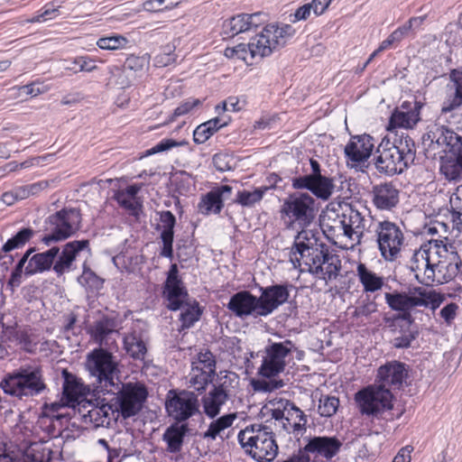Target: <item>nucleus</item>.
Instances as JSON below:
<instances>
[{"mask_svg": "<svg viewBox=\"0 0 462 462\" xmlns=\"http://www.w3.org/2000/svg\"><path fill=\"white\" fill-rule=\"evenodd\" d=\"M409 365L398 360L388 361L377 370L380 385L367 386L355 394V401L363 415L377 417L393 408V395L390 389H400L409 375Z\"/></svg>", "mask_w": 462, "mask_h": 462, "instance_id": "obj_1", "label": "nucleus"}, {"mask_svg": "<svg viewBox=\"0 0 462 462\" xmlns=\"http://www.w3.org/2000/svg\"><path fill=\"white\" fill-rule=\"evenodd\" d=\"M290 256L295 268L300 266V261L303 260L310 274L326 282L336 279L341 270L339 256L311 231H298Z\"/></svg>", "mask_w": 462, "mask_h": 462, "instance_id": "obj_2", "label": "nucleus"}, {"mask_svg": "<svg viewBox=\"0 0 462 462\" xmlns=\"http://www.w3.org/2000/svg\"><path fill=\"white\" fill-rule=\"evenodd\" d=\"M416 158L413 139L406 133H396L393 141L384 137L377 146L373 161L375 169L383 174H402Z\"/></svg>", "mask_w": 462, "mask_h": 462, "instance_id": "obj_3", "label": "nucleus"}, {"mask_svg": "<svg viewBox=\"0 0 462 462\" xmlns=\"http://www.w3.org/2000/svg\"><path fill=\"white\" fill-rule=\"evenodd\" d=\"M85 249L89 251V241L85 239L69 242L62 246L61 251L59 246H51L32 255L30 263L25 266L24 274L32 276L52 269L60 277L74 269L78 254Z\"/></svg>", "mask_w": 462, "mask_h": 462, "instance_id": "obj_4", "label": "nucleus"}, {"mask_svg": "<svg viewBox=\"0 0 462 462\" xmlns=\"http://www.w3.org/2000/svg\"><path fill=\"white\" fill-rule=\"evenodd\" d=\"M0 388L5 394L25 401L42 394L47 384L40 366H21L4 376Z\"/></svg>", "mask_w": 462, "mask_h": 462, "instance_id": "obj_5", "label": "nucleus"}, {"mask_svg": "<svg viewBox=\"0 0 462 462\" xmlns=\"http://www.w3.org/2000/svg\"><path fill=\"white\" fill-rule=\"evenodd\" d=\"M237 439L245 452L257 462H271L278 454L275 434L267 425L246 426L239 431Z\"/></svg>", "mask_w": 462, "mask_h": 462, "instance_id": "obj_6", "label": "nucleus"}, {"mask_svg": "<svg viewBox=\"0 0 462 462\" xmlns=\"http://www.w3.org/2000/svg\"><path fill=\"white\" fill-rule=\"evenodd\" d=\"M318 211V203L313 196L296 191L283 199L279 213L287 229H294L298 226L300 231H308L306 228L314 222Z\"/></svg>", "mask_w": 462, "mask_h": 462, "instance_id": "obj_7", "label": "nucleus"}, {"mask_svg": "<svg viewBox=\"0 0 462 462\" xmlns=\"http://www.w3.org/2000/svg\"><path fill=\"white\" fill-rule=\"evenodd\" d=\"M86 365L90 374L96 377L95 395L98 398L101 395H114V373L116 372V362L112 352L104 347L93 349L87 355ZM106 399L103 397V401Z\"/></svg>", "mask_w": 462, "mask_h": 462, "instance_id": "obj_8", "label": "nucleus"}, {"mask_svg": "<svg viewBox=\"0 0 462 462\" xmlns=\"http://www.w3.org/2000/svg\"><path fill=\"white\" fill-rule=\"evenodd\" d=\"M81 214L79 209L62 208L45 219V235L41 241L50 246L52 243L65 240L79 230Z\"/></svg>", "mask_w": 462, "mask_h": 462, "instance_id": "obj_9", "label": "nucleus"}, {"mask_svg": "<svg viewBox=\"0 0 462 462\" xmlns=\"http://www.w3.org/2000/svg\"><path fill=\"white\" fill-rule=\"evenodd\" d=\"M310 173L297 175L291 179L292 189L309 190L316 199L328 200L334 192V179L323 173V169L317 160L310 158Z\"/></svg>", "mask_w": 462, "mask_h": 462, "instance_id": "obj_10", "label": "nucleus"}, {"mask_svg": "<svg viewBox=\"0 0 462 462\" xmlns=\"http://www.w3.org/2000/svg\"><path fill=\"white\" fill-rule=\"evenodd\" d=\"M296 349L295 344L290 339L270 342L264 348L258 374L272 379L283 373L289 361L292 359V352Z\"/></svg>", "mask_w": 462, "mask_h": 462, "instance_id": "obj_11", "label": "nucleus"}, {"mask_svg": "<svg viewBox=\"0 0 462 462\" xmlns=\"http://www.w3.org/2000/svg\"><path fill=\"white\" fill-rule=\"evenodd\" d=\"M199 394L188 390L171 389L164 403L168 416L178 423H186L196 414L201 415Z\"/></svg>", "mask_w": 462, "mask_h": 462, "instance_id": "obj_12", "label": "nucleus"}, {"mask_svg": "<svg viewBox=\"0 0 462 462\" xmlns=\"http://www.w3.org/2000/svg\"><path fill=\"white\" fill-rule=\"evenodd\" d=\"M381 256L386 262L395 261L404 244V234L400 226L390 220L379 221L374 229Z\"/></svg>", "mask_w": 462, "mask_h": 462, "instance_id": "obj_13", "label": "nucleus"}, {"mask_svg": "<svg viewBox=\"0 0 462 462\" xmlns=\"http://www.w3.org/2000/svg\"><path fill=\"white\" fill-rule=\"evenodd\" d=\"M147 398L148 390L144 383H122L117 391V418L121 416L126 420L136 416L143 410Z\"/></svg>", "mask_w": 462, "mask_h": 462, "instance_id": "obj_14", "label": "nucleus"}, {"mask_svg": "<svg viewBox=\"0 0 462 462\" xmlns=\"http://www.w3.org/2000/svg\"><path fill=\"white\" fill-rule=\"evenodd\" d=\"M457 136L448 135L439 141H434L438 146H444L446 155L440 157V173L449 181L462 180V143Z\"/></svg>", "mask_w": 462, "mask_h": 462, "instance_id": "obj_15", "label": "nucleus"}, {"mask_svg": "<svg viewBox=\"0 0 462 462\" xmlns=\"http://www.w3.org/2000/svg\"><path fill=\"white\" fill-rule=\"evenodd\" d=\"M62 397L70 404L73 411L78 409L79 413H81V408L85 410L86 406H91V402L88 400L90 386L85 385L80 378L66 369L62 371Z\"/></svg>", "mask_w": 462, "mask_h": 462, "instance_id": "obj_16", "label": "nucleus"}, {"mask_svg": "<svg viewBox=\"0 0 462 462\" xmlns=\"http://www.w3.org/2000/svg\"><path fill=\"white\" fill-rule=\"evenodd\" d=\"M425 104L413 97L412 100H405L397 106L389 118L387 130L396 128L412 129L420 121V110Z\"/></svg>", "mask_w": 462, "mask_h": 462, "instance_id": "obj_17", "label": "nucleus"}, {"mask_svg": "<svg viewBox=\"0 0 462 462\" xmlns=\"http://www.w3.org/2000/svg\"><path fill=\"white\" fill-rule=\"evenodd\" d=\"M306 444L298 451L303 456L322 457L326 461L332 460L340 451L343 445L337 436H310L304 438Z\"/></svg>", "mask_w": 462, "mask_h": 462, "instance_id": "obj_18", "label": "nucleus"}, {"mask_svg": "<svg viewBox=\"0 0 462 462\" xmlns=\"http://www.w3.org/2000/svg\"><path fill=\"white\" fill-rule=\"evenodd\" d=\"M226 308L237 318L264 317L260 296L257 297L247 290L236 292L230 297Z\"/></svg>", "mask_w": 462, "mask_h": 462, "instance_id": "obj_19", "label": "nucleus"}, {"mask_svg": "<svg viewBox=\"0 0 462 462\" xmlns=\"http://www.w3.org/2000/svg\"><path fill=\"white\" fill-rule=\"evenodd\" d=\"M296 287L290 283H276L260 288V300L264 317L289 301L290 291Z\"/></svg>", "mask_w": 462, "mask_h": 462, "instance_id": "obj_20", "label": "nucleus"}, {"mask_svg": "<svg viewBox=\"0 0 462 462\" xmlns=\"http://www.w3.org/2000/svg\"><path fill=\"white\" fill-rule=\"evenodd\" d=\"M450 113V120L448 121V125H441L439 123H436L428 127V131L423 134V142L430 141V144L434 143V141H439L442 138L447 136L448 139V135H453L458 137L460 143H462V107L461 106L456 107Z\"/></svg>", "mask_w": 462, "mask_h": 462, "instance_id": "obj_21", "label": "nucleus"}, {"mask_svg": "<svg viewBox=\"0 0 462 462\" xmlns=\"http://www.w3.org/2000/svg\"><path fill=\"white\" fill-rule=\"evenodd\" d=\"M374 139L368 134L351 135L345 146L344 153L347 161L355 164L365 162L372 155Z\"/></svg>", "mask_w": 462, "mask_h": 462, "instance_id": "obj_22", "label": "nucleus"}, {"mask_svg": "<svg viewBox=\"0 0 462 462\" xmlns=\"http://www.w3.org/2000/svg\"><path fill=\"white\" fill-rule=\"evenodd\" d=\"M233 188L229 185H217L202 195L198 204V211L202 215L219 214L224 202L231 199Z\"/></svg>", "mask_w": 462, "mask_h": 462, "instance_id": "obj_23", "label": "nucleus"}, {"mask_svg": "<svg viewBox=\"0 0 462 462\" xmlns=\"http://www.w3.org/2000/svg\"><path fill=\"white\" fill-rule=\"evenodd\" d=\"M159 220L161 224H157L155 229L162 230L160 238L162 243V247L160 251V255L171 260L173 258V241H174V227L176 226V217L170 210H163L158 212Z\"/></svg>", "mask_w": 462, "mask_h": 462, "instance_id": "obj_24", "label": "nucleus"}, {"mask_svg": "<svg viewBox=\"0 0 462 462\" xmlns=\"http://www.w3.org/2000/svg\"><path fill=\"white\" fill-rule=\"evenodd\" d=\"M399 190L393 182H384L373 186L372 201L379 210L391 211L399 203Z\"/></svg>", "mask_w": 462, "mask_h": 462, "instance_id": "obj_25", "label": "nucleus"}, {"mask_svg": "<svg viewBox=\"0 0 462 462\" xmlns=\"http://www.w3.org/2000/svg\"><path fill=\"white\" fill-rule=\"evenodd\" d=\"M116 333V321L113 319L102 318L97 320L89 328L91 338L97 343L100 347H106L113 345L116 340L114 335Z\"/></svg>", "mask_w": 462, "mask_h": 462, "instance_id": "obj_26", "label": "nucleus"}, {"mask_svg": "<svg viewBox=\"0 0 462 462\" xmlns=\"http://www.w3.org/2000/svg\"><path fill=\"white\" fill-rule=\"evenodd\" d=\"M162 296L167 301L166 308L171 311L180 310L189 300L184 283L163 284Z\"/></svg>", "mask_w": 462, "mask_h": 462, "instance_id": "obj_27", "label": "nucleus"}, {"mask_svg": "<svg viewBox=\"0 0 462 462\" xmlns=\"http://www.w3.org/2000/svg\"><path fill=\"white\" fill-rule=\"evenodd\" d=\"M115 399V397H112L107 400L106 404H103L101 407H95L91 404V406H89L90 409L88 410L87 413H80L82 421L84 423H91L94 427L110 426L111 418L108 416V411H111L112 415L116 412V409H114L116 403L113 402ZM88 407V406H86V408Z\"/></svg>", "mask_w": 462, "mask_h": 462, "instance_id": "obj_28", "label": "nucleus"}, {"mask_svg": "<svg viewBox=\"0 0 462 462\" xmlns=\"http://www.w3.org/2000/svg\"><path fill=\"white\" fill-rule=\"evenodd\" d=\"M188 432L189 425L187 423L175 421L171 424L162 435V440L167 444L166 450L170 453H179L182 448Z\"/></svg>", "mask_w": 462, "mask_h": 462, "instance_id": "obj_29", "label": "nucleus"}, {"mask_svg": "<svg viewBox=\"0 0 462 462\" xmlns=\"http://www.w3.org/2000/svg\"><path fill=\"white\" fill-rule=\"evenodd\" d=\"M276 48L278 47L273 41L271 34L266 32V26L261 33L256 34L249 42V51L252 60L257 56L260 58L269 56Z\"/></svg>", "mask_w": 462, "mask_h": 462, "instance_id": "obj_30", "label": "nucleus"}, {"mask_svg": "<svg viewBox=\"0 0 462 462\" xmlns=\"http://www.w3.org/2000/svg\"><path fill=\"white\" fill-rule=\"evenodd\" d=\"M391 332L399 333L392 340V345L396 349H407L411 347L412 341H414L420 335L419 328L408 325H395L394 327H387Z\"/></svg>", "mask_w": 462, "mask_h": 462, "instance_id": "obj_31", "label": "nucleus"}, {"mask_svg": "<svg viewBox=\"0 0 462 462\" xmlns=\"http://www.w3.org/2000/svg\"><path fill=\"white\" fill-rule=\"evenodd\" d=\"M229 400L227 394L222 395L218 391L210 389L209 392L201 398L203 412L209 419H215L220 413L222 406Z\"/></svg>", "mask_w": 462, "mask_h": 462, "instance_id": "obj_32", "label": "nucleus"}, {"mask_svg": "<svg viewBox=\"0 0 462 462\" xmlns=\"http://www.w3.org/2000/svg\"><path fill=\"white\" fill-rule=\"evenodd\" d=\"M356 272L364 292H375L384 286V278L368 269L365 263H359Z\"/></svg>", "mask_w": 462, "mask_h": 462, "instance_id": "obj_33", "label": "nucleus"}, {"mask_svg": "<svg viewBox=\"0 0 462 462\" xmlns=\"http://www.w3.org/2000/svg\"><path fill=\"white\" fill-rule=\"evenodd\" d=\"M449 79L454 83L455 93L451 100L444 102L441 107L442 114L451 112L462 105V67L450 69Z\"/></svg>", "mask_w": 462, "mask_h": 462, "instance_id": "obj_34", "label": "nucleus"}, {"mask_svg": "<svg viewBox=\"0 0 462 462\" xmlns=\"http://www.w3.org/2000/svg\"><path fill=\"white\" fill-rule=\"evenodd\" d=\"M245 14L241 13L226 19L222 23L221 34L224 38H233L239 33L249 32Z\"/></svg>", "mask_w": 462, "mask_h": 462, "instance_id": "obj_35", "label": "nucleus"}, {"mask_svg": "<svg viewBox=\"0 0 462 462\" xmlns=\"http://www.w3.org/2000/svg\"><path fill=\"white\" fill-rule=\"evenodd\" d=\"M384 300L387 306L396 313L408 308H413L411 292L397 290L386 291L384 293Z\"/></svg>", "mask_w": 462, "mask_h": 462, "instance_id": "obj_36", "label": "nucleus"}, {"mask_svg": "<svg viewBox=\"0 0 462 462\" xmlns=\"http://www.w3.org/2000/svg\"><path fill=\"white\" fill-rule=\"evenodd\" d=\"M185 310L180 314V321L181 322L180 330L189 329L199 321L203 314V308L197 300L192 301L187 300L184 304Z\"/></svg>", "mask_w": 462, "mask_h": 462, "instance_id": "obj_37", "label": "nucleus"}, {"mask_svg": "<svg viewBox=\"0 0 462 462\" xmlns=\"http://www.w3.org/2000/svg\"><path fill=\"white\" fill-rule=\"evenodd\" d=\"M283 408L286 411V420L291 425L293 431L306 430L307 416L290 400H285Z\"/></svg>", "mask_w": 462, "mask_h": 462, "instance_id": "obj_38", "label": "nucleus"}, {"mask_svg": "<svg viewBox=\"0 0 462 462\" xmlns=\"http://www.w3.org/2000/svg\"><path fill=\"white\" fill-rule=\"evenodd\" d=\"M198 360L205 368L208 369V372L202 373L204 381L201 386L196 388L197 393L202 394L206 391L208 383L212 381V377L216 375V358L213 353L207 349L205 352L198 354Z\"/></svg>", "mask_w": 462, "mask_h": 462, "instance_id": "obj_39", "label": "nucleus"}, {"mask_svg": "<svg viewBox=\"0 0 462 462\" xmlns=\"http://www.w3.org/2000/svg\"><path fill=\"white\" fill-rule=\"evenodd\" d=\"M236 419V412L224 414L217 419H213L208 430L202 434L203 439L215 440L223 430L232 426Z\"/></svg>", "mask_w": 462, "mask_h": 462, "instance_id": "obj_40", "label": "nucleus"}, {"mask_svg": "<svg viewBox=\"0 0 462 462\" xmlns=\"http://www.w3.org/2000/svg\"><path fill=\"white\" fill-rule=\"evenodd\" d=\"M267 193L266 188H255L253 191L247 189L238 190L236 198L232 199L233 204H238L243 208H253L259 203Z\"/></svg>", "mask_w": 462, "mask_h": 462, "instance_id": "obj_41", "label": "nucleus"}, {"mask_svg": "<svg viewBox=\"0 0 462 462\" xmlns=\"http://www.w3.org/2000/svg\"><path fill=\"white\" fill-rule=\"evenodd\" d=\"M32 227H23L3 245V251H14L23 248L34 236Z\"/></svg>", "mask_w": 462, "mask_h": 462, "instance_id": "obj_42", "label": "nucleus"}, {"mask_svg": "<svg viewBox=\"0 0 462 462\" xmlns=\"http://www.w3.org/2000/svg\"><path fill=\"white\" fill-rule=\"evenodd\" d=\"M266 32H269L273 41L278 48L283 47L286 44V40L291 38L295 34V29L291 24H267Z\"/></svg>", "mask_w": 462, "mask_h": 462, "instance_id": "obj_43", "label": "nucleus"}, {"mask_svg": "<svg viewBox=\"0 0 462 462\" xmlns=\"http://www.w3.org/2000/svg\"><path fill=\"white\" fill-rule=\"evenodd\" d=\"M124 348L135 360H143L147 351L144 342L134 335L124 337Z\"/></svg>", "mask_w": 462, "mask_h": 462, "instance_id": "obj_44", "label": "nucleus"}, {"mask_svg": "<svg viewBox=\"0 0 462 462\" xmlns=\"http://www.w3.org/2000/svg\"><path fill=\"white\" fill-rule=\"evenodd\" d=\"M65 408H71V406L69 403H67V401L61 396L60 401L51 403H44L42 407V416L58 420L68 418L69 414L61 411Z\"/></svg>", "mask_w": 462, "mask_h": 462, "instance_id": "obj_45", "label": "nucleus"}, {"mask_svg": "<svg viewBox=\"0 0 462 462\" xmlns=\"http://www.w3.org/2000/svg\"><path fill=\"white\" fill-rule=\"evenodd\" d=\"M117 62H123V69L121 73H117V80L122 77V73L126 70L130 71H139L143 69V67L148 64V60L144 56H134L129 55L126 56L124 53L117 54Z\"/></svg>", "mask_w": 462, "mask_h": 462, "instance_id": "obj_46", "label": "nucleus"}, {"mask_svg": "<svg viewBox=\"0 0 462 462\" xmlns=\"http://www.w3.org/2000/svg\"><path fill=\"white\" fill-rule=\"evenodd\" d=\"M117 205L124 208L130 217H133L135 222L140 221V216L143 214V208L140 199H125L117 190Z\"/></svg>", "mask_w": 462, "mask_h": 462, "instance_id": "obj_47", "label": "nucleus"}, {"mask_svg": "<svg viewBox=\"0 0 462 462\" xmlns=\"http://www.w3.org/2000/svg\"><path fill=\"white\" fill-rule=\"evenodd\" d=\"M61 7L60 0H53L46 4L41 10H39L32 17L28 19L29 23H42L56 17L59 14V9Z\"/></svg>", "mask_w": 462, "mask_h": 462, "instance_id": "obj_48", "label": "nucleus"}, {"mask_svg": "<svg viewBox=\"0 0 462 462\" xmlns=\"http://www.w3.org/2000/svg\"><path fill=\"white\" fill-rule=\"evenodd\" d=\"M414 308H408L407 310H401L393 315L385 314L383 320L386 327H394L395 325H408L414 327L415 319L411 314V310Z\"/></svg>", "mask_w": 462, "mask_h": 462, "instance_id": "obj_49", "label": "nucleus"}, {"mask_svg": "<svg viewBox=\"0 0 462 462\" xmlns=\"http://www.w3.org/2000/svg\"><path fill=\"white\" fill-rule=\"evenodd\" d=\"M239 377L236 373L226 372L225 375L218 376L217 383L213 384L212 389L220 392L222 394H227L231 397V389L237 386Z\"/></svg>", "mask_w": 462, "mask_h": 462, "instance_id": "obj_50", "label": "nucleus"}, {"mask_svg": "<svg viewBox=\"0 0 462 462\" xmlns=\"http://www.w3.org/2000/svg\"><path fill=\"white\" fill-rule=\"evenodd\" d=\"M25 456L32 462H50L52 457V450L42 443L34 442L25 451Z\"/></svg>", "mask_w": 462, "mask_h": 462, "instance_id": "obj_51", "label": "nucleus"}, {"mask_svg": "<svg viewBox=\"0 0 462 462\" xmlns=\"http://www.w3.org/2000/svg\"><path fill=\"white\" fill-rule=\"evenodd\" d=\"M78 282L91 292L98 291L104 283V280L97 276L91 269L84 264L82 274L78 278Z\"/></svg>", "mask_w": 462, "mask_h": 462, "instance_id": "obj_52", "label": "nucleus"}, {"mask_svg": "<svg viewBox=\"0 0 462 462\" xmlns=\"http://www.w3.org/2000/svg\"><path fill=\"white\" fill-rule=\"evenodd\" d=\"M443 263L439 261L437 263H432L430 260H427V264L422 268L424 269L423 278L420 279L419 274L415 275L416 280L419 283L425 286H432L435 282V272L436 270L439 273L441 272V268H443Z\"/></svg>", "mask_w": 462, "mask_h": 462, "instance_id": "obj_53", "label": "nucleus"}, {"mask_svg": "<svg viewBox=\"0 0 462 462\" xmlns=\"http://www.w3.org/2000/svg\"><path fill=\"white\" fill-rule=\"evenodd\" d=\"M339 406V399L336 396H325L319 400L318 412L322 417L333 416Z\"/></svg>", "mask_w": 462, "mask_h": 462, "instance_id": "obj_54", "label": "nucleus"}, {"mask_svg": "<svg viewBox=\"0 0 462 462\" xmlns=\"http://www.w3.org/2000/svg\"><path fill=\"white\" fill-rule=\"evenodd\" d=\"M31 258H27V255H22V257L17 262L15 267L11 273L9 280L7 282V286L11 288H17L22 283V276L24 273L25 264L26 263H30Z\"/></svg>", "mask_w": 462, "mask_h": 462, "instance_id": "obj_55", "label": "nucleus"}, {"mask_svg": "<svg viewBox=\"0 0 462 462\" xmlns=\"http://www.w3.org/2000/svg\"><path fill=\"white\" fill-rule=\"evenodd\" d=\"M14 342L19 344L23 350L29 353L34 352L38 344L34 335L28 329H19V332L16 333Z\"/></svg>", "mask_w": 462, "mask_h": 462, "instance_id": "obj_56", "label": "nucleus"}, {"mask_svg": "<svg viewBox=\"0 0 462 462\" xmlns=\"http://www.w3.org/2000/svg\"><path fill=\"white\" fill-rule=\"evenodd\" d=\"M175 7L174 0H146L143 3V9L152 13L169 11Z\"/></svg>", "mask_w": 462, "mask_h": 462, "instance_id": "obj_57", "label": "nucleus"}, {"mask_svg": "<svg viewBox=\"0 0 462 462\" xmlns=\"http://www.w3.org/2000/svg\"><path fill=\"white\" fill-rule=\"evenodd\" d=\"M413 308L430 306V298L436 295L435 291H427L421 287H413L412 289Z\"/></svg>", "mask_w": 462, "mask_h": 462, "instance_id": "obj_58", "label": "nucleus"}, {"mask_svg": "<svg viewBox=\"0 0 462 462\" xmlns=\"http://www.w3.org/2000/svg\"><path fill=\"white\" fill-rule=\"evenodd\" d=\"M343 217L350 226L356 228V232H360V236H363L366 220L357 209L349 207L348 213H345Z\"/></svg>", "mask_w": 462, "mask_h": 462, "instance_id": "obj_59", "label": "nucleus"}, {"mask_svg": "<svg viewBox=\"0 0 462 462\" xmlns=\"http://www.w3.org/2000/svg\"><path fill=\"white\" fill-rule=\"evenodd\" d=\"M427 260H430V248L416 250L411 257V271L416 273L421 270L427 264Z\"/></svg>", "mask_w": 462, "mask_h": 462, "instance_id": "obj_60", "label": "nucleus"}, {"mask_svg": "<svg viewBox=\"0 0 462 462\" xmlns=\"http://www.w3.org/2000/svg\"><path fill=\"white\" fill-rule=\"evenodd\" d=\"M176 145V140L171 138H165L161 140L157 144L153 147L146 150L145 152L139 154L138 159L141 160L144 157H148L159 152H166L174 148Z\"/></svg>", "mask_w": 462, "mask_h": 462, "instance_id": "obj_61", "label": "nucleus"}, {"mask_svg": "<svg viewBox=\"0 0 462 462\" xmlns=\"http://www.w3.org/2000/svg\"><path fill=\"white\" fill-rule=\"evenodd\" d=\"M377 303L374 300H370L369 297H367L365 300L361 301L359 306L356 308L354 316L368 317L377 311Z\"/></svg>", "mask_w": 462, "mask_h": 462, "instance_id": "obj_62", "label": "nucleus"}, {"mask_svg": "<svg viewBox=\"0 0 462 462\" xmlns=\"http://www.w3.org/2000/svg\"><path fill=\"white\" fill-rule=\"evenodd\" d=\"M201 100L199 98L189 97L183 101L180 106H178L172 114L171 120H174L176 117L184 116L191 111L194 107L201 105Z\"/></svg>", "mask_w": 462, "mask_h": 462, "instance_id": "obj_63", "label": "nucleus"}, {"mask_svg": "<svg viewBox=\"0 0 462 462\" xmlns=\"http://www.w3.org/2000/svg\"><path fill=\"white\" fill-rule=\"evenodd\" d=\"M232 158L227 153H216L212 158V163L216 170L220 172L231 171L233 169Z\"/></svg>", "mask_w": 462, "mask_h": 462, "instance_id": "obj_64", "label": "nucleus"}]
</instances>
